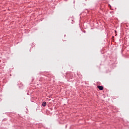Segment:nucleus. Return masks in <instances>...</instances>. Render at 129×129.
<instances>
[{
	"mask_svg": "<svg viewBox=\"0 0 129 129\" xmlns=\"http://www.w3.org/2000/svg\"><path fill=\"white\" fill-rule=\"evenodd\" d=\"M42 106H46V105H47V103H46V102H43L42 103Z\"/></svg>",
	"mask_w": 129,
	"mask_h": 129,
	"instance_id": "f03ea898",
	"label": "nucleus"
},
{
	"mask_svg": "<svg viewBox=\"0 0 129 129\" xmlns=\"http://www.w3.org/2000/svg\"><path fill=\"white\" fill-rule=\"evenodd\" d=\"M97 88L99 90H103V87L102 86H98Z\"/></svg>",
	"mask_w": 129,
	"mask_h": 129,
	"instance_id": "f257e3e1",
	"label": "nucleus"
}]
</instances>
